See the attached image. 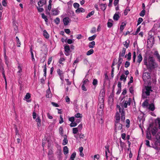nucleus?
I'll list each match as a JSON object with an SVG mask.
<instances>
[{
	"mask_svg": "<svg viewBox=\"0 0 160 160\" xmlns=\"http://www.w3.org/2000/svg\"><path fill=\"white\" fill-rule=\"evenodd\" d=\"M126 51V49L125 48H123L122 50L119 53V57L121 58V57H123L125 55Z\"/></svg>",
	"mask_w": 160,
	"mask_h": 160,
	"instance_id": "4468645a",
	"label": "nucleus"
},
{
	"mask_svg": "<svg viewBox=\"0 0 160 160\" xmlns=\"http://www.w3.org/2000/svg\"><path fill=\"white\" fill-rule=\"evenodd\" d=\"M66 102L68 103V104H69L70 102V99L68 96H66L65 97Z\"/></svg>",
	"mask_w": 160,
	"mask_h": 160,
	"instance_id": "603ef678",
	"label": "nucleus"
},
{
	"mask_svg": "<svg viewBox=\"0 0 160 160\" xmlns=\"http://www.w3.org/2000/svg\"><path fill=\"white\" fill-rule=\"evenodd\" d=\"M36 121L37 122V125L38 127H40L41 126V120L39 117H37L36 119Z\"/></svg>",
	"mask_w": 160,
	"mask_h": 160,
	"instance_id": "412c9836",
	"label": "nucleus"
},
{
	"mask_svg": "<svg viewBox=\"0 0 160 160\" xmlns=\"http://www.w3.org/2000/svg\"><path fill=\"white\" fill-rule=\"evenodd\" d=\"M148 108L150 110H151L152 111H154L155 109L154 105L153 103L150 104L148 107Z\"/></svg>",
	"mask_w": 160,
	"mask_h": 160,
	"instance_id": "393cba45",
	"label": "nucleus"
},
{
	"mask_svg": "<svg viewBox=\"0 0 160 160\" xmlns=\"http://www.w3.org/2000/svg\"><path fill=\"white\" fill-rule=\"evenodd\" d=\"M30 97H31L30 94L29 93H28L25 96V99L26 101L28 102H31V101L29 100H28V99L29 98H30Z\"/></svg>",
	"mask_w": 160,
	"mask_h": 160,
	"instance_id": "6ab92c4d",
	"label": "nucleus"
},
{
	"mask_svg": "<svg viewBox=\"0 0 160 160\" xmlns=\"http://www.w3.org/2000/svg\"><path fill=\"white\" fill-rule=\"evenodd\" d=\"M145 14V10H143L139 14V15L141 17H143Z\"/></svg>",
	"mask_w": 160,
	"mask_h": 160,
	"instance_id": "c03bdc74",
	"label": "nucleus"
},
{
	"mask_svg": "<svg viewBox=\"0 0 160 160\" xmlns=\"http://www.w3.org/2000/svg\"><path fill=\"white\" fill-rule=\"evenodd\" d=\"M75 117L77 118H81L82 117V116L81 115V114L78 113L75 114Z\"/></svg>",
	"mask_w": 160,
	"mask_h": 160,
	"instance_id": "49530a36",
	"label": "nucleus"
},
{
	"mask_svg": "<svg viewBox=\"0 0 160 160\" xmlns=\"http://www.w3.org/2000/svg\"><path fill=\"white\" fill-rule=\"evenodd\" d=\"M37 8L38 12H42L44 11V9L43 8L37 7Z\"/></svg>",
	"mask_w": 160,
	"mask_h": 160,
	"instance_id": "13d9d810",
	"label": "nucleus"
},
{
	"mask_svg": "<svg viewBox=\"0 0 160 160\" xmlns=\"http://www.w3.org/2000/svg\"><path fill=\"white\" fill-rule=\"evenodd\" d=\"M96 32V28L95 27H93L92 29L90 32L92 33H94Z\"/></svg>",
	"mask_w": 160,
	"mask_h": 160,
	"instance_id": "6e6d98bb",
	"label": "nucleus"
},
{
	"mask_svg": "<svg viewBox=\"0 0 160 160\" xmlns=\"http://www.w3.org/2000/svg\"><path fill=\"white\" fill-rule=\"evenodd\" d=\"M119 18V15L117 13H115L114 15V16H113V19L114 20L117 21L118 20Z\"/></svg>",
	"mask_w": 160,
	"mask_h": 160,
	"instance_id": "a878e982",
	"label": "nucleus"
},
{
	"mask_svg": "<svg viewBox=\"0 0 160 160\" xmlns=\"http://www.w3.org/2000/svg\"><path fill=\"white\" fill-rule=\"evenodd\" d=\"M95 44V43L94 41H92L89 43L88 46L90 48H94Z\"/></svg>",
	"mask_w": 160,
	"mask_h": 160,
	"instance_id": "c85d7f7f",
	"label": "nucleus"
},
{
	"mask_svg": "<svg viewBox=\"0 0 160 160\" xmlns=\"http://www.w3.org/2000/svg\"><path fill=\"white\" fill-rule=\"evenodd\" d=\"M4 59L5 61H6L7 60H8L7 57L6 56V49L4 47Z\"/></svg>",
	"mask_w": 160,
	"mask_h": 160,
	"instance_id": "79ce46f5",
	"label": "nucleus"
},
{
	"mask_svg": "<svg viewBox=\"0 0 160 160\" xmlns=\"http://www.w3.org/2000/svg\"><path fill=\"white\" fill-rule=\"evenodd\" d=\"M77 123L76 122H72L70 124V126L71 127H75L77 125Z\"/></svg>",
	"mask_w": 160,
	"mask_h": 160,
	"instance_id": "de8ad7c7",
	"label": "nucleus"
},
{
	"mask_svg": "<svg viewBox=\"0 0 160 160\" xmlns=\"http://www.w3.org/2000/svg\"><path fill=\"white\" fill-rule=\"evenodd\" d=\"M44 67V69H43V72H44V76H46V70H47L46 64H45V65Z\"/></svg>",
	"mask_w": 160,
	"mask_h": 160,
	"instance_id": "a18cd8bd",
	"label": "nucleus"
},
{
	"mask_svg": "<svg viewBox=\"0 0 160 160\" xmlns=\"http://www.w3.org/2000/svg\"><path fill=\"white\" fill-rule=\"evenodd\" d=\"M99 158V155L98 154L95 155L94 156V159L95 160V158L98 160Z\"/></svg>",
	"mask_w": 160,
	"mask_h": 160,
	"instance_id": "680f3d73",
	"label": "nucleus"
},
{
	"mask_svg": "<svg viewBox=\"0 0 160 160\" xmlns=\"http://www.w3.org/2000/svg\"><path fill=\"white\" fill-rule=\"evenodd\" d=\"M127 78V76H126L124 74H122L120 76V79L121 81H123L124 82H125L126 81Z\"/></svg>",
	"mask_w": 160,
	"mask_h": 160,
	"instance_id": "f3484780",
	"label": "nucleus"
},
{
	"mask_svg": "<svg viewBox=\"0 0 160 160\" xmlns=\"http://www.w3.org/2000/svg\"><path fill=\"white\" fill-rule=\"evenodd\" d=\"M138 119L139 121L143 122L144 121V114L142 112H140L138 116Z\"/></svg>",
	"mask_w": 160,
	"mask_h": 160,
	"instance_id": "ddd939ff",
	"label": "nucleus"
},
{
	"mask_svg": "<svg viewBox=\"0 0 160 160\" xmlns=\"http://www.w3.org/2000/svg\"><path fill=\"white\" fill-rule=\"evenodd\" d=\"M93 52V50L92 49H91L87 52L86 54L88 56L92 54Z\"/></svg>",
	"mask_w": 160,
	"mask_h": 160,
	"instance_id": "72a5a7b5",
	"label": "nucleus"
},
{
	"mask_svg": "<svg viewBox=\"0 0 160 160\" xmlns=\"http://www.w3.org/2000/svg\"><path fill=\"white\" fill-rule=\"evenodd\" d=\"M18 71L17 72L19 76L21 75V72H22V68L20 66V65H19L18 66Z\"/></svg>",
	"mask_w": 160,
	"mask_h": 160,
	"instance_id": "5701e85b",
	"label": "nucleus"
},
{
	"mask_svg": "<svg viewBox=\"0 0 160 160\" xmlns=\"http://www.w3.org/2000/svg\"><path fill=\"white\" fill-rule=\"evenodd\" d=\"M105 148L106 149L105 151V157L106 159H107L108 158V155L110 154V151L108 148V146H106Z\"/></svg>",
	"mask_w": 160,
	"mask_h": 160,
	"instance_id": "dca6fc26",
	"label": "nucleus"
},
{
	"mask_svg": "<svg viewBox=\"0 0 160 160\" xmlns=\"http://www.w3.org/2000/svg\"><path fill=\"white\" fill-rule=\"evenodd\" d=\"M142 59V57L141 53L139 54L138 56L137 62L139 64Z\"/></svg>",
	"mask_w": 160,
	"mask_h": 160,
	"instance_id": "a211bd4d",
	"label": "nucleus"
},
{
	"mask_svg": "<svg viewBox=\"0 0 160 160\" xmlns=\"http://www.w3.org/2000/svg\"><path fill=\"white\" fill-rule=\"evenodd\" d=\"M46 2L45 0H39L38 2V5L39 7H42Z\"/></svg>",
	"mask_w": 160,
	"mask_h": 160,
	"instance_id": "2eb2a0df",
	"label": "nucleus"
},
{
	"mask_svg": "<svg viewBox=\"0 0 160 160\" xmlns=\"http://www.w3.org/2000/svg\"><path fill=\"white\" fill-rule=\"evenodd\" d=\"M63 152L64 154H66L68 152V148L67 146H64L63 148Z\"/></svg>",
	"mask_w": 160,
	"mask_h": 160,
	"instance_id": "cd10ccee",
	"label": "nucleus"
},
{
	"mask_svg": "<svg viewBox=\"0 0 160 160\" xmlns=\"http://www.w3.org/2000/svg\"><path fill=\"white\" fill-rule=\"evenodd\" d=\"M17 41V46L18 47H20L21 45V43L19 40V39L18 37H16V38Z\"/></svg>",
	"mask_w": 160,
	"mask_h": 160,
	"instance_id": "a19ab883",
	"label": "nucleus"
},
{
	"mask_svg": "<svg viewBox=\"0 0 160 160\" xmlns=\"http://www.w3.org/2000/svg\"><path fill=\"white\" fill-rule=\"evenodd\" d=\"M129 91L131 93L133 94L134 93V89L132 87H131L129 88Z\"/></svg>",
	"mask_w": 160,
	"mask_h": 160,
	"instance_id": "052dcab7",
	"label": "nucleus"
},
{
	"mask_svg": "<svg viewBox=\"0 0 160 160\" xmlns=\"http://www.w3.org/2000/svg\"><path fill=\"white\" fill-rule=\"evenodd\" d=\"M98 81L97 79H94L93 80L92 84L93 85H95L97 84Z\"/></svg>",
	"mask_w": 160,
	"mask_h": 160,
	"instance_id": "338daca9",
	"label": "nucleus"
},
{
	"mask_svg": "<svg viewBox=\"0 0 160 160\" xmlns=\"http://www.w3.org/2000/svg\"><path fill=\"white\" fill-rule=\"evenodd\" d=\"M126 122L127 123V124L126 125V126L127 128H128L129 126V124L130 121L129 119H127L126 120Z\"/></svg>",
	"mask_w": 160,
	"mask_h": 160,
	"instance_id": "bf43d9fd",
	"label": "nucleus"
},
{
	"mask_svg": "<svg viewBox=\"0 0 160 160\" xmlns=\"http://www.w3.org/2000/svg\"><path fill=\"white\" fill-rule=\"evenodd\" d=\"M129 41H127L123 42V45L126 48H128L129 46Z\"/></svg>",
	"mask_w": 160,
	"mask_h": 160,
	"instance_id": "f704fd0d",
	"label": "nucleus"
},
{
	"mask_svg": "<svg viewBox=\"0 0 160 160\" xmlns=\"http://www.w3.org/2000/svg\"><path fill=\"white\" fill-rule=\"evenodd\" d=\"M46 97L47 98H51L52 97V95L51 93L50 88L46 91Z\"/></svg>",
	"mask_w": 160,
	"mask_h": 160,
	"instance_id": "9d476101",
	"label": "nucleus"
},
{
	"mask_svg": "<svg viewBox=\"0 0 160 160\" xmlns=\"http://www.w3.org/2000/svg\"><path fill=\"white\" fill-rule=\"evenodd\" d=\"M52 14L53 15H57L59 13V11L57 8H53L52 10Z\"/></svg>",
	"mask_w": 160,
	"mask_h": 160,
	"instance_id": "1a4fd4ad",
	"label": "nucleus"
},
{
	"mask_svg": "<svg viewBox=\"0 0 160 160\" xmlns=\"http://www.w3.org/2000/svg\"><path fill=\"white\" fill-rule=\"evenodd\" d=\"M57 72L60 76L61 79L63 80L64 79V77L62 71L60 69H58L57 70Z\"/></svg>",
	"mask_w": 160,
	"mask_h": 160,
	"instance_id": "f8f14e48",
	"label": "nucleus"
},
{
	"mask_svg": "<svg viewBox=\"0 0 160 160\" xmlns=\"http://www.w3.org/2000/svg\"><path fill=\"white\" fill-rule=\"evenodd\" d=\"M122 61V59L120 57H119L118 62V70L119 68L120 67Z\"/></svg>",
	"mask_w": 160,
	"mask_h": 160,
	"instance_id": "aec40b11",
	"label": "nucleus"
},
{
	"mask_svg": "<svg viewBox=\"0 0 160 160\" xmlns=\"http://www.w3.org/2000/svg\"><path fill=\"white\" fill-rule=\"evenodd\" d=\"M113 20L111 19H109L107 23L108 27V28H111L112 26Z\"/></svg>",
	"mask_w": 160,
	"mask_h": 160,
	"instance_id": "4be33fe9",
	"label": "nucleus"
},
{
	"mask_svg": "<svg viewBox=\"0 0 160 160\" xmlns=\"http://www.w3.org/2000/svg\"><path fill=\"white\" fill-rule=\"evenodd\" d=\"M133 82V78L132 76H131L130 78V81L128 82V84L129 85V84L132 83Z\"/></svg>",
	"mask_w": 160,
	"mask_h": 160,
	"instance_id": "69168bd1",
	"label": "nucleus"
},
{
	"mask_svg": "<svg viewBox=\"0 0 160 160\" xmlns=\"http://www.w3.org/2000/svg\"><path fill=\"white\" fill-rule=\"evenodd\" d=\"M120 115L118 112L116 113V123L115 124V129L117 130H120L122 128V124L119 123Z\"/></svg>",
	"mask_w": 160,
	"mask_h": 160,
	"instance_id": "20e7f679",
	"label": "nucleus"
},
{
	"mask_svg": "<svg viewBox=\"0 0 160 160\" xmlns=\"http://www.w3.org/2000/svg\"><path fill=\"white\" fill-rule=\"evenodd\" d=\"M78 131V128H72V132L74 134H76L77 133Z\"/></svg>",
	"mask_w": 160,
	"mask_h": 160,
	"instance_id": "e433bc0d",
	"label": "nucleus"
},
{
	"mask_svg": "<svg viewBox=\"0 0 160 160\" xmlns=\"http://www.w3.org/2000/svg\"><path fill=\"white\" fill-rule=\"evenodd\" d=\"M71 20V19L68 17H65L63 20V21L64 23V24L65 25H68L69 23L70 22Z\"/></svg>",
	"mask_w": 160,
	"mask_h": 160,
	"instance_id": "6e6552de",
	"label": "nucleus"
},
{
	"mask_svg": "<svg viewBox=\"0 0 160 160\" xmlns=\"http://www.w3.org/2000/svg\"><path fill=\"white\" fill-rule=\"evenodd\" d=\"M142 78L145 82L149 84L151 81L150 73L149 72H144L143 74Z\"/></svg>",
	"mask_w": 160,
	"mask_h": 160,
	"instance_id": "39448f33",
	"label": "nucleus"
},
{
	"mask_svg": "<svg viewBox=\"0 0 160 160\" xmlns=\"http://www.w3.org/2000/svg\"><path fill=\"white\" fill-rule=\"evenodd\" d=\"M68 142V140L67 139V138L66 137H65L64 139L63 140L62 144L63 145H65L67 144Z\"/></svg>",
	"mask_w": 160,
	"mask_h": 160,
	"instance_id": "58836bf2",
	"label": "nucleus"
},
{
	"mask_svg": "<svg viewBox=\"0 0 160 160\" xmlns=\"http://www.w3.org/2000/svg\"><path fill=\"white\" fill-rule=\"evenodd\" d=\"M73 7L75 8H78L79 7V4L77 3H74L73 4Z\"/></svg>",
	"mask_w": 160,
	"mask_h": 160,
	"instance_id": "3c124183",
	"label": "nucleus"
},
{
	"mask_svg": "<svg viewBox=\"0 0 160 160\" xmlns=\"http://www.w3.org/2000/svg\"><path fill=\"white\" fill-rule=\"evenodd\" d=\"M65 59L64 58H61L59 60V63L60 64H62V62L64 61Z\"/></svg>",
	"mask_w": 160,
	"mask_h": 160,
	"instance_id": "e2e57ef3",
	"label": "nucleus"
},
{
	"mask_svg": "<svg viewBox=\"0 0 160 160\" xmlns=\"http://www.w3.org/2000/svg\"><path fill=\"white\" fill-rule=\"evenodd\" d=\"M75 120L74 118V117H71L69 118V120L72 122H73Z\"/></svg>",
	"mask_w": 160,
	"mask_h": 160,
	"instance_id": "774afa93",
	"label": "nucleus"
},
{
	"mask_svg": "<svg viewBox=\"0 0 160 160\" xmlns=\"http://www.w3.org/2000/svg\"><path fill=\"white\" fill-rule=\"evenodd\" d=\"M130 62H128L126 61L125 62V67L127 68L128 67L130 66Z\"/></svg>",
	"mask_w": 160,
	"mask_h": 160,
	"instance_id": "4d7b16f0",
	"label": "nucleus"
},
{
	"mask_svg": "<svg viewBox=\"0 0 160 160\" xmlns=\"http://www.w3.org/2000/svg\"><path fill=\"white\" fill-rule=\"evenodd\" d=\"M54 22L55 23L57 24H58L60 22V18H57L55 20H54Z\"/></svg>",
	"mask_w": 160,
	"mask_h": 160,
	"instance_id": "37998d69",
	"label": "nucleus"
},
{
	"mask_svg": "<svg viewBox=\"0 0 160 160\" xmlns=\"http://www.w3.org/2000/svg\"><path fill=\"white\" fill-rule=\"evenodd\" d=\"M103 103H99L98 108V112L100 115H102V113H103Z\"/></svg>",
	"mask_w": 160,
	"mask_h": 160,
	"instance_id": "0eeeda50",
	"label": "nucleus"
},
{
	"mask_svg": "<svg viewBox=\"0 0 160 160\" xmlns=\"http://www.w3.org/2000/svg\"><path fill=\"white\" fill-rule=\"evenodd\" d=\"M122 101L119 105H117V112H118L121 115V122L122 123L125 119V111L128 106L130 105L131 99L129 98L125 97L122 99Z\"/></svg>",
	"mask_w": 160,
	"mask_h": 160,
	"instance_id": "f257e3e1",
	"label": "nucleus"
},
{
	"mask_svg": "<svg viewBox=\"0 0 160 160\" xmlns=\"http://www.w3.org/2000/svg\"><path fill=\"white\" fill-rule=\"evenodd\" d=\"M154 54L156 56L157 58L160 57V55H159L157 51L155 52Z\"/></svg>",
	"mask_w": 160,
	"mask_h": 160,
	"instance_id": "864d4df0",
	"label": "nucleus"
},
{
	"mask_svg": "<svg viewBox=\"0 0 160 160\" xmlns=\"http://www.w3.org/2000/svg\"><path fill=\"white\" fill-rule=\"evenodd\" d=\"M152 91L151 86H145L142 90V96L144 98H146Z\"/></svg>",
	"mask_w": 160,
	"mask_h": 160,
	"instance_id": "7ed1b4c3",
	"label": "nucleus"
},
{
	"mask_svg": "<svg viewBox=\"0 0 160 160\" xmlns=\"http://www.w3.org/2000/svg\"><path fill=\"white\" fill-rule=\"evenodd\" d=\"M157 128L156 127L153 128L152 130V132L153 135H154L157 132Z\"/></svg>",
	"mask_w": 160,
	"mask_h": 160,
	"instance_id": "2f4dec72",
	"label": "nucleus"
},
{
	"mask_svg": "<svg viewBox=\"0 0 160 160\" xmlns=\"http://www.w3.org/2000/svg\"><path fill=\"white\" fill-rule=\"evenodd\" d=\"M65 51L66 53H65V54L66 56H68L69 55V53L70 52V49L69 46V45H66L64 47Z\"/></svg>",
	"mask_w": 160,
	"mask_h": 160,
	"instance_id": "9b49d317",
	"label": "nucleus"
},
{
	"mask_svg": "<svg viewBox=\"0 0 160 160\" xmlns=\"http://www.w3.org/2000/svg\"><path fill=\"white\" fill-rule=\"evenodd\" d=\"M131 53L129 52L128 53V55H125V57L127 58L129 60H130L131 59Z\"/></svg>",
	"mask_w": 160,
	"mask_h": 160,
	"instance_id": "4c0bfd02",
	"label": "nucleus"
},
{
	"mask_svg": "<svg viewBox=\"0 0 160 160\" xmlns=\"http://www.w3.org/2000/svg\"><path fill=\"white\" fill-rule=\"evenodd\" d=\"M105 91L104 89H102L100 91L99 95L98 101L99 103H103L104 102V97Z\"/></svg>",
	"mask_w": 160,
	"mask_h": 160,
	"instance_id": "423d86ee",
	"label": "nucleus"
},
{
	"mask_svg": "<svg viewBox=\"0 0 160 160\" xmlns=\"http://www.w3.org/2000/svg\"><path fill=\"white\" fill-rule=\"evenodd\" d=\"M130 11V10L129 9H126L124 12V14L125 15H126L129 11Z\"/></svg>",
	"mask_w": 160,
	"mask_h": 160,
	"instance_id": "0e129e2a",
	"label": "nucleus"
},
{
	"mask_svg": "<svg viewBox=\"0 0 160 160\" xmlns=\"http://www.w3.org/2000/svg\"><path fill=\"white\" fill-rule=\"evenodd\" d=\"M76 156V153L75 152H74L72 153V154L71 155L70 157V159H72V160H74V158H75Z\"/></svg>",
	"mask_w": 160,
	"mask_h": 160,
	"instance_id": "ea45409f",
	"label": "nucleus"
},
{
	"mask_svg": "<svg viewBox=\"0 0 160 160\" xmlns=\"http://www.w3.org/2000/svg\"><path fill=\"white\" fill-rule=\"evenodd\" d=\"M85 10L82 8H78L76 10V13H80V12H85Z\"/></svg>",
	"mask_w": 160,
	"mask_h": 160,
	"instance_id": "b1692460",
	"label": "nucleus"
},
{
	"mask_svg": "<svg viewBox=\"0 0 160 160\" xmlns=\"http://www.w3.org/2000/svg\"><path fill=\"white\" fill-rule=\"evenodd\" d=\"M96 36H97L96 35V34L94 35L93 36H92L91 37H89L88 38V39L89 41H92L95 39V38H96Z\"/></svg>",
	"mask_w": 160,
	"mask_h": 160,
	"instance_id": "473e14b6",
	"label": "nucleus"
},
{
	"mask_svg": "<svg viewBox=\"0 0 160 160\" xmlns=\"http://www.w3.org/2000/svg\"><path fill=\"white\" fill-rule=\"evenodd\" d=\"M100 7L102 10L104 11L106 9V5L105 4H101L100 5Z\"/></svg>",
	"mask_w": 160,
	"mask_h": 160,
	"instance_id": "c756f323",
	"label": "nucleus"
},
{
	"mask_svg": "<svg viewBox=\"0 0 160 160\" xmlns=\"http://www.w3.org/2000/svg\"><path fill=\"white\" fill-rule=\"evenodd\" d=\"M143 19L142 18H139L138 21V24L137 25H138L140 24L142 21Z\"/></svg>",
	"mask_w": 160,
	"mask_h": 160,
	"instance_id": "8fccbe9b",
	"label": "nucleus"
},
{
	"mask_svg": "<svg viewBox=\"0 0 160 160\" xmlns=\"http://www.w3.org/2000/svg\"><path fill=\"white\" fill-rule=\"evenodd\" d=\"M148 99H146L145 100L144 102L143 103L142 105L143 107H148Z\"/></svg>",
	"mask_w": 160,
	"mask_h": 160,
	"instance_id": "bb28decb",
	"label": "nucleus"
},
{
	"mask_svg": "<svg viewBox=\"0 0 160 160\" xmlns=\"http://www.w3.org/2000/svg\"><path fill=\"white\" fill-rule=\"evenodd\" d=\"M143 61L144 64L146 65L148 69L152 70L158 67V64L156 62L153 57L152 56H149L148 59L144 58Z\"/></svg>",
	"mask_w": 160,
	"mask_h": 160,
	"instance_id": "f03ea898",
	"label": "nucleus"
},
{
	"mask_svg": "<svg viewBox=\"0 0 160 160\" xmlns=\"http://www.w3.org/2000/svg\"><path fill=\"white\" fill-rule=\"evenodd\" d=\"M43 35L46 38H49V35L48 33L46 30H44L43 31Z\"/></svg>",
	"mask_w": 160,
	"mask_h": 160,
	"instance_id": "7c9ffc66",
	"label": "nucleus"
},
{
	"mask_svg": "<svg viewBox=\"0 0 160 160\" xmlns=\"http://www.w3.org/2000/svg\"><path fill=\"white\" fill-rule=\"evenodd\" d=\"M136 57V52H133V61L134 62H135V61Z\"/></svg>",
	"mask_w": 160,
	"mask_h": 160,
	"instance_id": "5fc2aeb1",
	"label": "nucleus"
},
{
	"mask_svg": "<svg viewBox=\"0 0 160 160\" xmlns=\"http://www.w3.org/2000/svg\"><path fill=\"white\" fill-rule=\"evenodd\" d=\"M89 82V81L88 79H85L83 80L82 84L85 85L87 84H88Z\"/></svg>",
	"mask_w": 160,
	"mask_h": 160,
	"instance_id": "09e8293b",
	"label": "nucleus"
},
{
	"mask_svg": "<svg viewBox=\"0 0 160 160\" xmlns=\"http://www.w3.org/2000/svg\"><path fill=\"white\" fill-rule=\"evenodd\" d=\"M94 13V11H92L91 12H90L86 16V18H88L90 17H91L93 15Z\"/></svg>",
	"mask_w": 160,
	"mask_h": 160,
	"instance_id": "c9c22d12",
	"label": "nucleus"
}]
</instances>
